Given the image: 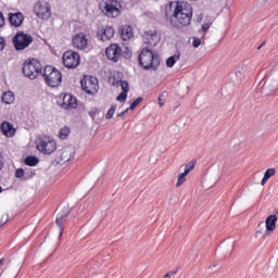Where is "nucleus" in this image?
<instances>
[{
    "label": "nucleus",
    "mask_w": 278,
    "mask_h": 278,
    "mask_svg": "<svg viewBox=\"0 0 278 278\" xmlns=\"http://www.w3.org/2000/svg\"><path fill=\"white\" fill-rule=\"evenodd\" d=\"M172 15L169 23L173 27H188L192 23V5L186 1H174L169 3Z\"/></svg>",
    "instance_id": "f257e3e1"
},
{
    "label": "nucleus",
    "mask_w": 278,
    "mask_h": 278,
    "mask_svg": "<svg viewBox=\"0 0 278 278\" xmlns=\"http://www.w3.org/2000/svg\"><path fill=\"white\" fill-rule=\"evenodd\" d=\"M139 64L146 71H149V68L157 71V66H160V54L154 53L149 48H144L139 54Z\"/></svg>",
    "instance_id": "f03ea898"
},
{
    "label": "nucleus",
    "mask_w": 278,
    "mask_h": 278,
    "mask_svg": "<svg viewBox=\"0 0 278 278\" xmlns=\"http://www.w3.org/2000/svg\"><path fill=\"white\" fill-rule=\"evenodd\" d=\"M36 149L43 155H51L52 153H55L58 143L52 137L42 136L36 140Z\"/></svg>",
    "instance_id": "7ed1b4c3"
},
{
    "label": "nucleus",
    "mask_w": 278,
    "mask_h": 278,
    "mask_svg": "<svg viewBox=\"0 0 278 278\" xmlns=\"http://www.w3.org/2000/svg\"><path fill=\"white\" fill-rule=\"evenodd\" d=\"M23 73L28 79H36L42 75V64L36 59H28L23 64Z\"/></svg>",
    "instance_id": "20e7f679"
},
{
    "label": "nucleus",
    "mask_w": 278,
    "mask_h": 278,
    "mask_svg": "<svg viewBox=\"0 0 278 278\" xmlns=\"http://www.w3.org/2000/svg\"><path fill=\"white\" fill-rule=\"evenodd\" d=\"M43 77L46 84L51 88H58L62 84V72L51 65L43 68Z\"/></svg>",
    "instance_id": "39448f33"
},
{
    "label": "nucleus",
    "mask_w": 278,
    "mask_h": 278,
    "mask_svg": "<svg viewBox=\"0 0 278 278\" xmlns=\"http://www.w3.org/2000/svg\"><path fill=\"white\" fill-rule=\"evenodd\" d=\"M100 10L109 18H116L121 16V2L117 0H102L100 3Z\"/></svg>",
    "instance_id": "423d86ee"
},
{
    "label": "nucleus",
    "mask_w": 278,
    "mask_h": 278,
    "mask_svg": "<svg viewBox=\"0 0 278 278\" xmlns=\"http://www.w3.org/2000/svg\"><path fill=\"white\" fill-rule=\"evenodd\" d=\"M81 88L87 94H97L99 92V80L94 76L87 75L81 80Z\"/></svg>",
    "instance_id": "0eeeda50"
},
{
    "label": "nucleus",
    "mask_w": 278,
    "mask_h": 278,
    "mask_svg": "<svg viewBox=\"0 0 278 278\" xmlns=\"http://www.w3.org/2000/svg\"><path fill=\"white\" fill-rule=\"evenodd\" d=\"M31 42H34V38L25 33H17L13 37V45L16 51H23L24 49H27Z\"/></svg>",
    "instance_id": "6e6552de"
},
{
    "label": "nucleus",
    "mask_w": 278,
    "mask_h": 278,
    "mask_svg": "<svg viewBox=\"0 0 278 278\" xmlns=\"http://www.w3.org/2000/svg\"><path fill=\"white\" fill-rule=\"evenodd\" d=\"M34 13L38 18L47 21V18H51V5L48 2L39 1L34 5Z\"/></svg>",
    "instance_id": "1a4fd4ad"
},
{
    "label": "nucleus",
    "mask_w": 278,
    "mask_h": 278,
    "mask_svg": "<svg viewBox=\"0 0 278 278\" xmlns=\"http://www.w3.org/2000/svg\"><path fill=\"white\" fill-rule=\"evenodd\" d=\"M63 64L66 68H77L80 63L79 54L75 51H66L63 54Z\"/></svg>",
    "instance_id": "9d476101"
},
{
    "label": "nucleus",
    "mask_w": 278,
    "mask_h": 278,
    "mask_svg": "<svg viewBox=\"0 0 278 278\" xmlns=\"http://www.w3.org/2000/svg\"><path fill=\"white\" fill-rule=\"evenodd\" d=\"M72 45L75 49L84 51L88 47V37L84 33H78L73 37Z\"/></svg>",
    "instance_id": "9b49d317"
},
{
    "label": "nucleus",
    "mask_w": 278,
    "mask_h": 278,
    "mask_svg": "<svg viewBox=\"0 0 278 278\" xmlns=\"http://www.w3.org/2000/svg\"><path fill=\"white\" fill-rule=\"evenodd\" d=\"M105 53L108 60H111L112 62H118L123 51L121 50V46H118V43H112L106 48Z\"/></svg>",
    "instance_id": "f8f14e48"
},
{
    "label": "nucleus",
    "mask_w": 278,
    "mask_h": 278,
    "mask_svg": "<svg viewBox=\"0 0 278 278\" xmlns=\"http://www.w3.org/2000/svg\"><path fill=\"white\" fill-rule=\"evenodd\" d=\"M142 40L146 45H149L150 47H157V43L160 42L161 38L156 31L148 30L143 34Z\"/></svg>",
    "instance_id": "ddd939ff"
},
{
    "label": "nucleus",
    "mask_w": 278,
    "mask_h": 278,
    "mask_svg": "<svg viewBox=\"0 0 278 278\" xmlns=\"http://www.w3.org/2000/svg\"><path fill=\"white\" fill-rule=\"evenodd\" d=\"M114 27L105 26L98 31V38L102 40V42H108V40H112V38H114Z\"/></svg>",
    "instance_id": "4468645a"
},
{
    "label": "nucleus",
    "mask_w": 278,
    "mask_h": 278,
    "mask_svg": "<svg viewBox=\"0 0 278 278\" xmlns=\"http://www.w3.org/2000/svg\"><path fill=\"white\" fill-rule=\"evenodd\" d=\"M113 86H121L122 92L116 98V101H119L121 103H125L127 101V92H129V83L127 80H118L117 83H113Z\"/></svg>",
    "instance_id": "2eb2a0df"
},
{
    "label": "nucleus",
    "mask_w": 278,
    "mask_h": 278,
    "mask_svg": "<svg viewBox=\"0 0 278 278\" xmlns=\"http://www.w3.org/2000/svg\"><path fill=\"white\" fill-rule=\"evenodd\" d=\"M68 214H71V212L68 211V208H65L56 215V225L60 229L59 238H62V233H64L63 225L66 223V219L68 218Z\"/></svg>",
    "instance_id": "dca6fc26"
},
{
    "label": "nucleus",
    "mask_w": 278,
    "mask_h": 278,
    "mask_svg": "<svg viewBox=\"0 0 278 278\" xmlns=\"http://www.w3.org/2000/svg\"><path fill=\"white\" fill-rule=\"evenodd\" d=\"M63 110H75L77 108V98L72 94H65L62 102Z\"/></svg>",
    "instance_id": "f3484780"
},
{
    "label": "nucleus",
    "mask_w": 278,
    "mask_h": 278,
    "mask_svg": "<svg viewBox=\"0 0 278 278\" xmlns=\"http://www.w3.org/2000/svg\"><path fill=\"white\" fill-rule=\"evenodd\" d=\"M0 129L2 134L7 136V138H12L16 134V128L14 127V124L8 121L1 123Z\"/></svg>",
    "instance_id": "a211bd4d"
},
{
    "label": "nucleus",
    "mask_w": 278,
    "mask_h": 278,
    "mask_svg": "<svg viewBox=\"0 0 278 278\" xmlns=\"http://www.w3.org/2000/svg\"><path fill=\"white\" fill-rule=\"evenodd\" d=\"M9 21L11 23V25H13V27H21L23 25V13L18 12V13H10L9 14Z\"/></svg>",
    "instance_id": "6ab92c4d"
},
{
    "label": "nucleus",
    "mask_w": 278,
    "mask_h": 278,
    "mask_svg": "<svg viewBox=\"0 0 278 278\" xmlns=\"http://www.w3.org/2000/svg\"><path fill=\"white\" fill-rule=\"evenodd\" d=\"M121 38L125 41L131 40L134 38V27L129 25L123 26L121 30Z\"/></svg>",
    "instance_id": "aec40b11"
},
{
    "label": "nucleus",
    "mask_w": 278,
    "mask_h": 278,
    "mask_svg": "<svg viewBox=\"0 0 278 278\" xmlns=\"http://www.w3.org/2000/svg\"><path fill=\"white\" fill-rule=\"evenodd\" d=\"M267 231H275L277 227V215H269L265 220Z\"/></svg>",
    "instance_id": "412c9836"
},
{
    "label": "nucleus",
    "mask_w": 278,
    "mask_h": 278,
    "mask_svg": "<svg viewBox=\"0 0 278 278\" xmlns=\"http://www.w3.org/2000/svg\"><path fill=\"white\" fill-rule=\"evenodd\" d=\"M71 157H73V149L65 148L61 152L60 162H62L63 164L66 162H71Z\"/></svg>",
    "instance_id": "4be33fe9"
},
{
    "label": "nucleus",
    "mask_w": 278,
    "mask_h": 278,
    "mask_svg": "<svg viewBox=\"0 0 278 278\" xmlns=\"http://www.w3.org/2000/svg\"><path fill=\"white\" fill-rule=\"evenodd\" d=\"M2 101L7 105H10V104L14 103V93L12 91H5L2 94Z\"/></svg>",
    "instance_id": "5701e85b"
},
{
    "label": "nucleus",
    "mask_w": 278,
    "mask_h": 278,
    "mask_svg": "<svg viewBox=\"0 0 278 278\" xmlns=\"http://www.w3.org/2000/svg\"><path fill=\"white\" fill-rule=\"evenodd\" d=\"M275 173H276L275 168H268L264 174L261 185L266 186V181H268L270 179V177H274Z\"/></svg>",
    "instance_id": "b1692460"
},
{
    "label": "nucleus",
    "mask_w": 278,
    "mask_h": 278,
    "mask_svg": "<svg viewBox=\"0 0 278 278\" xmlns=\"http://www.w3.org/2000/svg\"><path fill=\"white\" fill-rule=\"evenodd\" d=\"M177 61H179V54H174L166 60V66H168V68H173Z\"/></svg>",
    "instance_id": "393cba45"
},
{
    "label": "nucleus",
    "mask_w": 278,
    "mask_h": 278,
    "mask_svg": "<svg viewBox=\"0 0 278 278\" xmlns=\"http://www.w3.org/2000/svg\"><path fill=\"white\" fill-rule=\"evenodd\" d=\"M70 135H71V128L65 126V127L61 128V130L59 132V138L61 140H66Z\"/></svg>",
    "instance_id": "a878e982"
},
{
    "label": "nucleus",
    "mask_w": 278,
    "mask_h": 278,
    "mask_svg": "<svg viewBox=\"0 0 278 278\" xmlns=\"http://www.w3.org/2000/svg\"><path fill=\"white\" fill-rule=\"evenodd\" d=\"M40 162L36 156H28L25 159L26 166H36Z\"/></svg>",
    "instance_id": "bb28decb"
},
{
    "label": "nucleus",
    "mask_w": 278,
    "mask_h": 278,
    "mask_svg": "<svg viewBox=\"0 0 278 278\" xmlns=\"http://www.w3.org/2000/svg\"><path fill=\"white\" fill-rule=\"evenodd\" d=\"M186 177H188V174L181 173L178 175L176 187L179 188L180 186H184L186 184Z\"/></svg>",
    "instance_id": "cd10ccee"
},
{
    "label": "nucleus",
    "mask_w": 278,
    "mask_h": 278,
    "mask_svg": "<svg viewBox=\"0 0 278 278\" xmlns=\"http://www.w3.org/2000/svg\"><path fill=\"white\" fill-rule=\"evenodd\" d=\"M197 162L194 161H191L189 162L188 164H186L185 166V175H189L190 174V170H194V166H195Z\"/></svg>",
    "instance_id": "c85d7f7f"
},
{
    "label": "nucleus",
    "mask_w": 278,
    "mask_h": 278,
    "mask_svg": "<svg viewBox=\"0 0 278 278\" xmlns=\"http://www.w3.org/2000/svg\"><path fill=\"white\" fill-rule=\"evenodd\" d=\"M140 103H142L141 97L137 98L132 103H130V106L128 110H136V108H138V105H140Z\"/></svg>",
    "instance_id": "c756f323"
},
{
    "label": "nucleus",
    "mask_w": 278,
    "mask_h": 278,
    "mask_svg": "<svg viewBox=\"0 0 278 278\" xmlns=\"http://www.w3.org/2000/svg\"><path fill=\"white\" fill-rule=\"evenodd\" d=\"M15 177H17V179H27V177H25V170L23 168H18L16 170Z\"/></svg>",
    "instance_id": "7c9ffc66"
},
{
    "label": "nucleus",
    "mask_w": 278,
    "mask_h": 278,
    "mask_svg": "<svg viewBox=\"0 0 278 278\" xmlns=\"http://www.w3.org/2000/svg\"><path fill=\"white\" fill-rule=\"evenodd\" d=\"M114 112H116V105H112L111 109L106 113V118L110 121L114 117Z\"/></svg>",
    "instance_id": "2f4dec72"
},
{
    "label": "nucleus",
    "mask_w": 278,
    "mask_h": 278,
    "mask_svg": "<svg viewBox=\"0 0 278 278\" xmlns=\"http://www.w3.org/2000/svg\"><path fill=\"white\" fill-rule=\"evenodd\" d=\"M201 38L199 37H193L192 38V47H194V49H199V47H201Z\"/></svg>",
    "instance_id": "473e14b6"
},
{
    "label": "nucleus",
    "mask_w": 278,
    "mask_h": 278,
    "mask_svg": "<svg viewBox=\"0 0 278 278\" xmlns=\"http://www.w3.org/2000/svg\"><path fill=\"white\" fill-rule=\"evenodd\" d=\"M177 276V270H169L167 271L163 278H175Z\"/></svg>",
    "instance_id": "72a5a7b5"
},
{
    "label": "nucleus",
    "mask_w": 278,
    "mask_h": 278,
    "mask_svg": "<svg viewBox=\"0 0 278 278\" xmlns=\"http://www.w3.org/2000/svg\"><path fill=\"white\" fill-rule=\"evenodd\" d=\"M8 223V215H2L0 219V227H3Z\"/></svg>",
    "instance_id": "f704fd0d"
},
{
    "label": "nucleus",
    "mask_w": 278,
    "mask_h": 278,
    "mask_svg": "<svg viewBox=\"0 0 278 278\" xmlns=\"http://www.w3.org/2000/svg\"><path fill=\"white\" fill-rule=\"evenodd\" d=\"M3 49H5V39L0 37V51H3Z\"/></svg>",
    "instance_id": "c9c22d12"
},
{
    "label": "nucleus",
    "mask_w": 278,
    "mask_h": 278,
    "mask_svg": "<svg viewBox=\"0 0 278 278\" xmlns=\"http://www.w3.org/2000/svg\"><path fill=\"white\" fill-rule=\"evenodd\" d=\"M211 26H212V24H210V23L203 24L201 31H207V29H210Z\"/></svg>",
    "instance_id": "e433bc0d"
},
{
    "label": "nucleus",
    "mask_w": 278,
    "mask_h": 278,
    "mask_svg": "<svg viewBox=\"0 0 278 278\" xmlns=\"http://www.w3.org/2000/svg\"><path fill=\"white\" fill-rule=\"evenodd\" d=\"M5 25V17H3V13L0 12V27H3Z\"/></svg>",
    "instance_id": "4c0bfd02"
},
{
    "label": "nucleus",
    "mask_w": 278,
    "mask_h": 278,
    "mask_svg": "<svg viewBox=\"0 0 278 278\" xmlns=\"http://www.w3.org/2000/svg\"><path fill=\"white\" fill-rule=\"evenodd\" d=\"M129 112V109H126L125 111L117 114V117L125 116Z\"/></svg>",
    "instance_id": "58836bf2"
},
{
    "label": "nucleus",
    "mask_w": 278,
    "mask_h": 278,
    "mask_svg": "<svg viewBox=\"0 0 278 278\" xmlns=\"http://www.w3.org/2000/svg\"><path fill=\"white\" fill-rule=\"evenodd\" d=\"M3 164H4V162H3V155L0 154V170L3 169Z\"/></svg>",
    "instance_id": "ea45409f"
},
{
    "label": "nucleus",
    "mask_w": 278,
    "mask_h": 278,
    "mask_svg": "<svg viewBox=\"0 0 278 278\" xmlns=\"http://www.w3.org/2000/svg\"><path fill=\"white\" fill-rule=\"evenodd\" d=\"M159 105L162 108L164 105V102H162V96L159 97Z\"/></svg>",
    "instance_id": "a19ab883"
},
{
    "label": "nucleus",
    "mask_w": 278,
    "mask_h": 278,
    "mask_svg": "<svg viewBox=\"0 0 278 278\" xmlns=\"http://www.w3.org/2000/svg\"><path fill=\"white\" fill-rule=\"evenodd\" d=\"M236 75H237V77H240V75H242V72L239 71L236 73Z\"/></svg>",
    "instance_id": "79ce46f5"
},
{
    "label": "nucleus",
    "mask_w": 278,
    "mask_h": 278,
    "mask_svg": "<svg viewBox=\"0 0 278 278\" xmlns=\"http://www.w3.org/2000/svg\"><path fill=\"white\" fill-rule=\"evenodd\" d=\"M3 262H4V260L1 258V260H0V266H3Z\"/></svg>",
    "instance_id": "37998d69"
},
{
    "label": "nucleus",
    "mask_w": 278,
    "mask_h": 278,
    "mask_svg": "<svg viewBox=\"0 0 278 278\" xmlns=\"http://www.w3.org/2000/svg\"><path fill=\"white\" fill-rule=\"evenodd\" d=\"M3 192V188L0 186V193H2Z\"/></svg>",
    "instance_id": "c03bdc74"
}]
</instances>
